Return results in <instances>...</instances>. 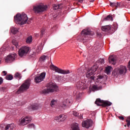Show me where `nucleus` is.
<instances>
[{
  "instance_id": "nucleus-1",
  "label": "nucleus",
  "mask_w": 130,
  "mask_h": 130,
  "mask_svg": "<svg viewBox=\"0 0 130 130\" xmlns=\"http://www.w3.org/2000/svg\"><path fill=\"white\" fill-rule=\"evenodd\" d=\"M14 20L17 24L19 25H24V24H30L31 20L28 19V16L24 13L22 14H17L16 16L14 17Z\"/></svg>"
},
{
  "instance_id": "nucleus-2",
  "label": "nucleus",
  "mask_w": 130,
  "mask_h": 130,
  "mask_svg": "<svg viewBox=\"0 0 130 130\" xmlns=\"http://www.w3.org/2000/svg\"><path fill=\"white\" fill-rule=\"evenodd\" d=\"M94 32L89 29H83L81 32V35L77 37V40L80 42H87L89 40L88 36H93Z\"/></svg>"
},
{
  "instance_id": "nucleus-3",
  "label": "nucleus",
  "mask_w": 130,
  "mask_h": 130,
  "mask_svg": "<svg viewBox=\"0 0 130 130\" xmlns=\"http://www.w3.org/2000/svg\"><path fill=\"white\" fill-rule=\"evenodd\" d=\"M58 90V86L52 83H50L48 85L47 88L43 89L41 91V93L44 94V95H46V94H49V93L56 92Z\"/></svg>"
},
{
  "instance_id": "nucleus-4",
  "label": "nucleus",
  "mask_w": 130,
  "mask_h": 130,
  "mask_svg": "<svg viewBox=\"0 0 130 130\" xmlns=\"http://www.w3.org/2000/svg\"><path fill=\"white\" fill-rule=\"evenodd\" d=\"M127 72L126 67L121 65L117 68H116L112 74L114 77H118L119 75H125Z\"/></svg>"
},
{
  "instance_id": "nucleus-5",
  "label": "nucleus",
  "mask_w": 130,
  "mask_h": 130,
  "mask_svg": "<svg viewBox=\"0 0 130 130\" xmlns=\"http://www.w3.org/2000/svg\"><path fill=\"white\" fill-rule=\"evenodd\" d=\"M30 85H31V80L30 79L26 80L24 83L20 86L16 93L17 94H20V93H23L24 91H26L30 87Z\"/></svg>"
},
{
  "instance_id": "nucleus-6",
  "label": "nucleus",
  "mask_w": 130,
  "mask_h": 130,
  "mask_svg": "<svg viewBox=\"0 0 130 130\" xmlns=\"http://www.w3.org/2000/svg\"><path fill=\"white\" fill-rule=\"evenodd\" d=\"M47 10V6L44 5L43 4H40L38 5L34 6L33 11L36 14L39 13H43V12H46Z\"/></svg>"
},
{
  "instance_id": "nucleus-7",
  "label": "nucleus",
  "mask_w": 130,
  "mask_h": 130,
  "mask_svg": "<svg viewBox=\"0 0 130 130\" xmlns=\"http://www.w3.org/2000/svg\"><path fill=\"white\" fill-rule=\"evenodd\" d=\"M95 104L98 106H102L103 107H106L107 106H111L112 103L108 101H104L101 100L100 99H98L95 102Z\"/></svg>"
},
{
  "instance_id": "nucleus-8",
  "label": "nucleus",
  "mask_w": 130,
  "mask_h": 130,
  "mask_svg": "<svg viewBox=\"0 0 130 130\" xmlns=\"http://www.w3.org/2000/svg\"><path fill=\"white\" fill-rule=\"evenodd\" d=\"M31 120H32V118L30 116H26L24 117H22L19 120V125H22L24 126V125H26L29 122H31Z\"/></svg>"
},
{
  "instance_id": "nucleus-9",
  "label": "nucleus",
  "mask_w": 130,
  "mask_h": 130,
  "mask_svg": "<svg viewBox=\"0 0 130 130\" xmlns=\"http://www.w3.org/2000/svg\"><path fill=\"white\" fill-rule=\"evenodd\" d=\"M30 48L29 47L23 46L21 47L18 51V54L20 57H23V56H25L26 54H28Z\"/></svg>"
},
{
  "instance_id": "nucleus-10",
  "label": "nucleus",
  "mask_w": 130,
  "mask_h": 130,
  "mask_svg": "<svg viewBox=\"0 0 130 130\" xmlns=\"http://www.w3.org/2000/svg\"><path fill=\"white\" fill-rule=\"evenodd\" d=\"M51 69L53 70V71H55L56 73H58V74H62L63 75H68V74H70L71 72H70L69 70H63L62 69H60L57 67L55 66L54 65H52L51 66Z\"/></svg>"
},
{
  "instance_id": "nucleus-11",
  "label": "nucleus",
  "mask_w": 130,
  "mask_h": 130,
  "mask_svg": "<svg viewBox=\"0 0 130 130\" xmlns=\"http://www.w3.org/2000/svg\"><path fill=\"white\" fill-rule=\"evenodd\" d=\"M46 73L45 72L42 73L40 75H37L35 77V82L36 84H39V83H41L42 81L45 79V75Z\"/></svg>"
},
{
  "instance_id": "nucleus-12",
  "label": "nucleus",
  "mask_w": 130,
  "mask_h": 130,
  "mask_svg": "<svg viewBox=\"0 0 130 130\" xmlns=\"http://www.w3.org/2000/svg\"><path fill=\"white\" fill-rule=\"evenodd\" d=\"M96 71H97V67L96 66H94L90 69L87 70V72L86 73L87 78H90Z\"/></svg>"
},
{
  "instance_id": "nucleus-13",
  "label": "nucleus",
  "mask_w": 130,
  "mask_h": 130,
  "mask_svg": "<svg viewBox=\"0 0 130 130\" xmlns=\"http://www.w3.org/2000/svg\"><path fill=\"white\" fill-rule=\"evenodd\" d=\"M71 105H72V102H71L70 100L67 99L63 103L60 104V107L64 110L66 109V108H69Z\"/></svg>"
},
{
  "instance_id": "nucleus-14",
  "label": "nucleus",
  "mask_w": 130,
  "mask_h": 130,
  "mask_svg": "<svg viewBox=\"0 0 130 130\" xmlns=\"http://www.w3.org/2000/svg\"><path fill=\"white\" fill-rule=\"evenodd\" d=\"M15 128L14 124H9L7 125L5 124L0 125V130H13Z\"/></svg>"
},
{
  "instance_id": "nucleus-15",
  "label": "nucleus",
  "mask_w": 130,
  "mask_h": 130,
  "mask_svg": "<svg viewBox=\"0 0 130 130\" xmlns=\"http://www.w3.org/2000/svg\"><path fill=\"white\" fill-rule=\"evenodd\" d=\"M16 56L17 54L16 53L8 55L7 57H5L6 62H12L14 61Z\"/></svg>"
},
{
  "instance_id": "nucleus-16",
  "label": "nucleus",
  "mask_w": 130,
  "mask_h": 130,
  "mask_svg": "<svg viewBox=\"0 0 130 130\" xmlns=\"http://www.w3.org/2000/svg\"><path fill=\"white\" fill-rule=\"evenodd\" d=\"M93 121L91 119H87L85 121H84L82 123V126L83 127H86V128H89L92 125Z\"/></svg>"
},
{
  "instance_id": "nucleus-17",
  "label": "nucleus",
  "mask_w": 130,
  "mask_h": 130,
  "mask_svg": "<svg viewBox=\"0 0 130 130\" xmlns=\"http://www.w3.org/2000/svg\"><path fill=\"white\" fill-rule=\"evenodd\" d=\"M122 3H110V7H112V8H114L115 10H117V9H120V8H122Z\"/></svg>"
},
{
  "instance_id": "nucleus-18",
  "label": "nucleus",
  "mask_w": 130,
  "mask_h": 130,
  "mask_svg": "<svg viewBox=\"0 0 130 130\" xmlns=\"http://www.w3.org/2000/svg\"><path fill=\"white\" fill-rule=\"evenodd\" d=\"M67 119V116L63 115H60L58 117H55V120H56L58 122H60V121H64Z\"/></svg>"
},
{
  "instance_id": "nucleus-19",
  "label": "nucleus",
  "mask_w": 130,
  "mask_h": 130,
  "mask_svg": "<svg viewBox=\"0 0 130 130\" xmlns=\"http://www.w3.org/2000/svg\"><path fill=\"white\" fill-rule=\"evenodd\" d=\"M109 62L115 66L116 64V57L115 55H111L109 57Z\"/></svg>"
},
{
  "instance_id": "nucleus-20",
  "label": "nucleus",
  "mask_w": 130,
  "mask_h": 130,
  "mask_svg": "<svg viewBox=\"0 0 130 130\" xmlns=\"http://www.w3.org/2000/svg\"><path fill=\"white\" fill-rule=\"evenodd\" d=\"M101 29L102 31H104V32H108V31H110V30H111V26L110 25L102 26L101 27Z\"/></svg>"
},
{
  "instance_id": "nucleus-21",
  "label": "nucleus",
  "mask_w": 130,
  "mask_h": 130,
  "mask_svg": "<svg viewBox=\"0 0 130 130\" xmlns=\"http://www.w3.org/2000/svg\"><path fill=\"white\" fill-rule=\"evenodd\" d=\"M39 108V106L37 104H35L33 105L30 106L28 108L31 110H37Z\"/></svg>"
},
{
  "instance_id": "nucleus-22",
  "label": "nucleus",
  "mask_w": 130,
  "mask_h": 130,
  "mask_svg": "<svg viewBox=\"0 0 130 130\" xmlns=\"http://www.w3.org/2000/svg\"><path fill=\"white\" fill-rule=\"evenodd\" d=\"M71 130H80L78 123H74L71 126Z\"/></svg>"
},
{
  "instance_id": "nucleus-23",
  "label": "nucleus",
  "mask_w": 130,
  "mask_h": 130,
  "mask_svg": "<svg viewBox=\"0 0 130 130\" xmlns=\"http://www.w3.org/2000/svg\"><path fill=\"white\" fill-rule=\"evenodd\" d=\"M56 103H57V100H52L50 103L51 107H54L56 105Z\"/></svg>"
},
{
  "instance_id": "nucleus-24",
  "label": "nucleus",
  "mask_w": 130,
  "mask_h": 130,
  "mask_svg": "<svg viewBox=\"0 0 130 130\" xmlns=\"http://www.w3.org/2000/svg\"><path fill=\"white\" fill-rule=\"evenodd\" d=\"M112 68V67L110 66H108V67H106L105 69V73H106V74H107V75H109V74H110V71L111 70Z\"/></svg>"
},
{
  "instance_id": "nucleus-25",
  "label": "nucleus",
  "mask_w": 130,
  "mask_h": 130,
  "mask_svg": "<svg viewBox=\"0 0 130 130\" xmlns=\"http://www.w3.org/2000/svg\"><path fill=\"white\" fill-rule=\"evenodd\" d=\"M11 30L13 34H16V33H18V32L19 31L18 28L16 27H11Z\"/></svg>"
},
{
  "instance_id": "nucleus-26",
  "label": "nucleus",
  "mask_w": 130,
  "mask_h": 130,
  "mask_svg": "<svg viewBox=\"0 0 130 130\" xmlns=\"http://www.w3.org/2000/svg\"><path fill=\"white\" fill-rule=\"evenodd\" d=\"M105 21H113V18L111 15H108L106 18H104Z\"/></svg>"
},
{
  "instance_id": "nucleus-27",
  "label": "nucleus",
  "mask_w": 130,
  "mask_h": 130,
  "mask_svg": "<svg viewBox=\"0 0 130 130\" xmlns=\"http://www.w3.org/2000/svg\"><path fill=\"white\" fill-rule=\"evenodd\" d=\"M49 59V57L45 55H43L40 57V60L41 61H45V59Z\"/></svg>"
},
{
  "instance_id": "nucleus-28",
  "label": "nucleus",
  "mask_w": 130,
  "mask_h": 130,
  "mask_svg": "<svg viewBox=\"0 0 130 130\" xmlns=\"http://www.w3.org/2000/svg\"><path fill=\"white\" fill-rule=\"evenodd\" d=\"M14 78H16V79H19V80H20V79L22 78V75L21 74L19 73H16L14 75Z\"/></svg>"
},
{
  "instance_id": "nucleus-29",
  "label": "nucleus",
  "mask_w": 130,
  "mask_h": 130,
  "mask_svg": "<svg viewBox=\"0 0 130 130\" xmlns=\"http://www.w3.org/2000/svg\"><path fill=\"white\" fill-rule=\"evenodd\" d=\"M13 78L14 77L11 75H7L5 77V79L8 80V81H11V80H13Z\"/></svg>"
},
{
  "instance_id": "nucleus-30",
  "label": "nucleus",
  "mask_w": 130,
  "mask_h": 130,
  "mask_svg": "<svg viewBox=\"0 0 130 130\" xmlns=\"http://www.w3.org/2000/svg\"><path fill=\"white\" fill-rule=\"evenodd\" d=\"M26 43H31L32 42V36H30L28 37L27 38Z\"/></svg>"
},
{
  "instance_id": "nucleus-31",
  "label": "nucleus",
  "mask_w": 130,
  "mask_h": 130,
  "mask_svg": "<svg viewBox=\"0 0 130 130\" xmlns=\"http://www.w3.org/2000/svg\"><path fill=\"white\" fill-rule=\"evenodd\" d=\"M12 44L14 45L16 47V48H18V47L19 46V44L18 43V42L17 41L13 40L12 41Z\"/></svg>"
},
{
  "instance_id": "nucleus-32",
  "label": "nucleus",
  "mask_w": 130,
  "mask_h": 130,
  "mask_svg": "<svg viewBox=\"0 0 130 130\" xmlns=\"http://www.w3.org/2000/svg\"><path fill=\"white\" fill-rule=\"evenodd\" d=\"M98 90V87L96 85H93L91 88V91L95 92V91Z\"/></svg>"
},
{
  "instance_id": "nucleus-33",
  "label": "nucleus",
  "mask_w": 130,
  "mask_h": 130,
  "mask_svg": "<svg viewBox=\"0 0 130 130\" xmlns=\"http://www.w3.org/2000/svg\"><path fill=\"white\" fill-rule=\"evenodd\" d=\"M58 9H60V7L59 5L55 4L53 5L54 10H58Z\"/></svg>"
},
{
  "instance_id": "nucleus-34",
  "label": "nucleus",
  "mask_w": 130,
  "mask_h": 130,
  "mask_svg": "<svg viewBox=\"0 0 130 130\" xmlns=\"http://www.w3.org/2000/svg\"><path fill=\"white\" fill-rule=\"evenodd\" d=\"M44 31H45V29L43 28L41 30V35L40 37L42 38L43 37V35H44Z\"/></svg>"
},
{
  "instance_id": "nucleus-35",
  "label": "nucleus",
  "mask_w": 130,
  "mask_h": 130,
  "mask_svg": "<svg viewBox=\"0 0 130 130\" xmlns=\"http://www.w3.org/2000/svg\"><path fill=\"white\" fill-rule=\"evenodd\" d=\"M0 91H1L2 92H5V91H7V87H2L0 88Z\"/></svg>"
},
{
  "instance_id": "nucleus-36",
  "label": "nucleus",
  "mask_w": 130,
  "mask_h": 130,
  "mask_svg": "<svg viewBox=\"0 0 130 130\" xmlns=\"http://www.w3.org/2000/svg\"><path fill=\"white\" fill-rule=\"evenodd\" d=\"M27 127H28V128H32V127H34V124H29L27 125Z\"/></svg>"
},
{
  "instance_id": "nucleus-37",
  "label": "nucleus",
  "mask_w": 130,
  "mask_h": 130,
  "mask_svg": "<svg viewBox=\"0 0 130 130\" xmlns=\"http://www.w3.org/2000/svg\"><path fill=\"white\" fill-rule=\"evenodd\" d=\"M72 113L74 115V116H78V115H79V113L76 111H73Z\"/></svg>"
},
{
  "instance_id": "nucleus-38",
  "label": "nucleus",
  "mask_w": 130,
  "mask_h": 130,
  "mask_svg": "<svg viewBox=\"0 0 130 130\" xmlns=\"http://www.w3.org/2000/svg\"><path fill=\"white\" fill-rule=\"evenodd\" d=\"M126 122H127V124H126L127 126H128V127H129V125H130V120L127 119V118L126 119Z\"/></svg>"
},
{
  "instance_id": "nucleus-39",
  "label": "nucleus",
  "mask_w": 130,
  "mask_h": 130,
  "mask_svg": "<svg viewBox=\"0 0 130 130\" xmlns=\"http://www.w3.org/2000/svg\"><path fill=\"white\" fill-rule=\"evenodd\" d=\"M5 48H1L0 49V54H3V53H4V52H5Z\"/></svg>"
},
{
  "instance_id": "nucleus-40",
  "label": "nucleus",
  "mask_w": 130,
  "mask_h": 130,
  "mask_svg": "<svg viewBox=\"0 0 130 130\" xmlns=\"http://www.w3.org/2000/svg\"><path fill=\"white\" fill-rule=\"evenodd\" d=\"M104 78V76H102V75H100L98 76V80H101V79H103Z\"/></svg>"
},
{
  "instance_id": "nucleus-41",
  "label": "nucleus",
  "mask_w": 130,
  "mask_h": 130,
  "mask_svg": "<svg viewBox=\"0 0 130 130\" xmlns=\"http://www.w3.org/2000/svg\"><path fill=\"white\" fill-rule=\"evenodd\" d=\"M118 118L120 120H124V117H123V116H119Z\"/></svg>"
},
{
  "instance_id": "nucleus-42",
  "label": "nucleus",
  "mask_w": 130,
  "mask_h": 130,
  "mask_svg": "<svg viewBox=\"0 0 130 130\" xmlns=\"http://www.w3.org/2000/svg\"><path fill=\"white\" fill-rule=\"evenodd\" d=\"M4 82V80L3 79V78L0 77V85H2V83Z\"/></svg>"
},
{
  "instance_id": "nucleus-43",
  "label": "nucleus",
  "mask_w": 130,
  "mask_h": 130,
  "mask_svg": "<svg viewBox=\"0 0 130 130\" xmlns=\"http://www.w3.org/2000/svg\"><path fill=\"white\" fill-rule=\"evenodd\" d=\"M78 89H83V86L78 85L77 86Z\"/></svg>"
},
{
  "instance_id": "nucleus-44",
  "label": "nucleus",
  "mask_w": 130,
  "mask_h": 130,
  "mask_svg": "<svg viewBox=\"0 0 130 130\" xmlns=\"http://www.w3.org/2000/svg\"><path fill=\"white\" fill-rule=\"evenodd\" d=\"M101 63L102 64V63H104V59H102L100 61Z\"/></svg>"
},
{
  "instance_id": "nucleus-45",
  "label": "nucleus",
  "mask_w": 130,
  "mask_h": 130,
  "mask_svg": "<svg viewBox=\"0 0 130 130\" xmlns=\"http://www.w3.org/2000/svg\"><path fill=\"white\" fill-rule=\"evenodd\" d=\"M128 69L130 71V61L128 62V66H127Z\"/></svg>"
},
{
  "instance_id": "nucleus-46",
  "label": "nucleus",
  "mask_w": 130,
  "mask_h": 130,
  "mask_svg": "<svg viewBox=\"0 0 130 130\" xmlns=\"http://www.w3.org/2000/svg\"><path fill=\"white\" fill-rule=\"evenodd\" d=\"M3 74H4V76H7V72L6 71H3Z\"/></svg>"
},
{
  "instance_id": "nucleus-47",
  "label": "nucleus",
  "mask_w": 130,
  "mask_h": 130,
  "mask_svg": "<svg viewBox=\"0 0 130 130\" xmlns=\"http://www.w3.org/2000/svg\"><path fill=\"white\" fill-rule=\"evenodd\" d=\"M79 3H80V4H82V3H83L84 0H78Z\"/></svg>"
},
{
  "instance_id": "nucleus-48",
  "label": "nucleus",
  "mask_w": 130,
  "mask_h": 130,
  "mask_svg": "<svg viewBox=\"0 0 130 130\" xmlns=\"http://www.w3.org/2000/svg\"><path fill=\"white\" fill-rule=\"evenodd\" d=\"M90 79L91 80H94V76H91Z\"/></svg>"
},
{
  "instance_id": "nucleus-49",
  "label": "nucleus",
  "mask_w": 130,
  "mask_h": 130,
  "mask_svg": "<svg viewBox=\"0 0 130 130\" xmlns=\"http://www.w3.org/2000/svg\"><path fill=\"white\" fill-rule=\"evenodd\" d=\"M95 2V0H91L90 2L91 3H94Z\"/></svg>"
},
{
  "instance_id": "nucleus-50",
  "label": "nucleus",
  "mask_w": 130,
  "mask_h": 130,
  "mask_svg": "<svg viewBox=\"0 0 130 130\" xmlns=\"http://www.w3.org/2000/svg\"><path fill=\"white\" fill-rule=\"evenodd\" d=\"M97 35H98V36H99V37H100L101 36V34H98Z\"/></svg>"
},
{
  "instance_id": "nucleus-51",
  "label": "nucleus",
  "mask_w": 130,
  "mask_h": 130,
  "mask_svg": "<svg viewBox=\"0 0 130 130\" xmlns=\"http://www.w3.org/2000/svg\"><path fill=\"white\" fill-rule=\"evenodd\" d=\"M127 119L130 120V116H129L127 117Z\"/></svg>"
},
{
  "instance_id": "nucleus-52",
  "label": "nucleus",
  "mask_w": 130,
  "mask_h": 130,
  "mask_svg": "<svg viewBox=\"0 0 130 130\" xmlns=\"http://www.w3.org/2000/svg\"><path fill=\"white\" fill-rule=\"evenodd\" d=\"M82 70V68L78 69V71L80 72Z\"/></svg>"
},
{
  "instance_id": "nucleus-53",
  "label": "nucleus",
  "mask_w": 130,
  "mask_h": 130,
  "mask_svg": "<svg viewBox=\"0 0 130 130\" xmlns=\"http://www.w3.org/2000/svg\"><path fill=\"white\" fill-rule=\"evenodd\" d=\"M2 62V58H0V63Z\"/></svg>"
},
{
  "instance_id": "nucleus-54",
  "label": "nucleus",
  "mask_w": 130,
  "mask_h": 130,
  "mask_svg": "<svg viewBox=\"0 0 130 130\" xmlns=\"http://www.w3.org/2000/svg\"><path fill=\"white\" fill-rule=\"evenodd\" d=\"M124 126H126V125H125Z\"/></svg>"
},
{
  "instance_id": "nucleus-55",
  "label": "nucleus",
  "mask_w": 130,
  "mask_h": 130,
  "mask_svg": "<svg viewBox=\"0 0 130 130\" xmlns=\"http://www.w3.org/2000/svg\"><path fill=\"white\" fill-rule=\"evenodd\" d=\"M127 1H129L130 0H127Z\"/></svg>"
},
{
  "instance_id": "nucleus-56",
  "label": "nucleus",
  "mask_w": 130,
  "mask_h": 130,
  "mask_svg": "<svg viewBox=\"0 0 130 130\" xmlns=\"http://www.w3.org/2000/svg\"><path fill=\"white\" fill-rule=\"evenodd\" d=\"M77 5H78V3H77Z\"/></svg>"
}]
</instances>
